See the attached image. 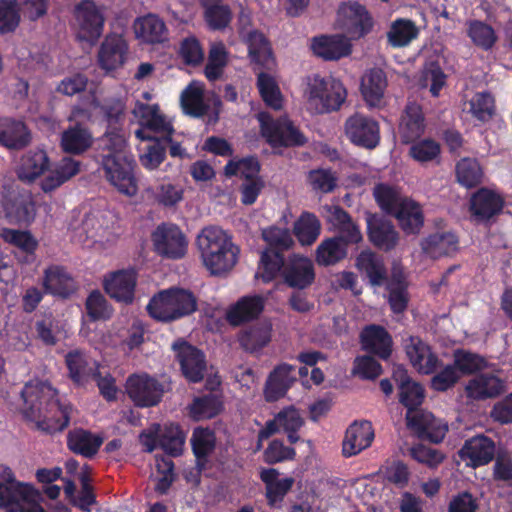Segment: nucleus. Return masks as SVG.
I'll return each instance as SVG.
<instances>
[{
    "label": "nucleus",
    "instance_id": "nucleus-59",
    "mask_svg": "<svg viewBox=\"0 0 512 512\" xmlns=\"http://www.w3.org/2000/svg\"><path fill=\"white\" fill-rule=\"evenodd\" d=\"M185 438L186 434L178 425L169 424L165 426L161 434L160 445L166 453L178 456L184 449Z\"/></svg>",
    "mask_w": 512,
    "mask_h": 512
},
{
    "label": "nucleus",
    "instance_id": "nucleus-18",
    "mask_svg": "<svg viewBox=\"0 0 512 512\" xmlns=\"http://www.w3.org/2000/svg\"><path fill=\"white\" fill-rule=\"evenodd\" d=\"M406 420L411 430L434 443L441 442L448 431L446 422L435 418L427 411H409Z\"/></svg>",
    "mask_w": 512,
    "mask_h": 512
},
{
    "label": "nucleus",
    "instance_id": "nucleus-57",
    "mask_svg": "<svg viewBox=\"0 0 512 512\" xmlns=\"http://www.w3.org/2000/svg\"><path fill=\"white\" fill-rule=\"evenodd\" d=\"M468 112L481 122L490 120L495 113L494 98L487 92L474 94L468 102Z\"/></svg>",
    "mask_w": 512,
    "mask_h": 512
},
{
    "label": "nucleus",
    "instance_id": "nucleus-8",
    "mask_svg": "<svg viewBox=\"0 0 512 512\" xmlns=\"http://www.w3.org/2000/svg\"><path fill=\"white\" fill-rule=\"evenodd\" d=\"M105 17L103 9L90 0H84L75 7L74 31L76 38L94 45L103 32Z\"/></svg>",
    "mask_w": 512,
    "mask_h": 512
},
{
    "label": "nucleus",
    "instance_id": "nucleus-35",
    "mask_svg": "<svg viewBox=\"0 0 512 512\" xmlns=\"http://www.w3.org/2000/svg\"><path fill=\"white\" fill-rule=\"evenodd\" d=\"M425 129L421 107L416 103L407 105L399 125V134L403 142L410 143L419 138Z\"/></svg>",
    "mask_w": 512,
    "mask_h": 512
},
{
    "label": "nucleus",
    "instance_id": "nucleus-34",
    "mask_svg": "<svg viewBox=\"0 0 512 512\" xmlns=\"http://www.w3.org/2000/svg\"><path fill=\"white\" fill-rule=\"evenodd\" d=\"M386 86V76L380 69H372L362 77L361 92L370 107L381 106Z\"/></svg>",
    "mask_w": 512,
    "mask_h": 512
},
{
    "label": "nucleus",
    "instance_id": "nucleus-22",
    "mask_svg": "<svg viewBox=\"0 0 512 512\" xmlns=\"http://www.w3.org/2000/svg\"><path fill=\"white\" fill-rule=\"evenodd\" d=\"M311 49L325 60H337L351 53V43L342 35H322L312 40Z\"/></svg>",
    "mask_w": 512,
    "mask_h": 512
},
{
    "label": "nucleus",
    "instance_id": "nucleus-16",
    "mask_svg": "<svg viewBox=\"0 0 512 512\" xmlns=\"http://www.w3.org/2000/svg\"><path fill=\"white\" fill-rule=\"evenodd\" d=\"M345 135L356 145L374 148L380 139L379 125L375 120L355 113L345 122Z\"/></svg>",
    "mask_w": 512,
    "mask_h": 512
},
{
    "label": "nucleus",
    "instance_id": "nucleus-39",
    "mask_svg": "<svg viewBox=\"0 0 512 512\" xmlns=\"http://www.w3.org/2000/svg\"><path fill=\"white\" fill-rule=\"evenodd\" d=\"M400 206L392 213L402 230L408 234L418 233L423 225V214L420 206L410 198L402 200Z\"/></svg>",
    "mask_w": 512,
    "mask_h": 512
},
{
    "label": "nucleus",
    "instance_id": "nucleus-9",
    "mask_svg": "<svg viewBox=\"0 0 512 512\" xmlns=\"http://www.w3.org/2000/svg\"><path fill=\"white\" fill-rule=\"evenodd\" d=\"M262 136L273 148L301 145L304 137L288 119L274 121L269 114L261 112L257 115Z\"/></svg>",
    "mask_w": 512,
    "mask_h": 512
},
{
    "label": "nucleus",
    "instance_id": "nucleus-45",
    "mask_svg": "<svg viewBox=\"0 0 512 512\" xmlns=\"http://www.w3.org/2000/svg\"><path fill=\"white\" fill-rule=\"evenodd\" d=\"M345 238L333 237L323 240L316 249V262L319 265H333L347 255Z\"/></svg>",
    "mask_w": 512,
    "mask_h": 512
},
{
    "label": "nucleus",
    "instance_id": "nucleus-5",
    "mask_svg": "<svg viewBox=\"0 0 512 512\" xmlns=\"http://www.w3.org/2000/svg\"><path fill=\"white\" fill-rule=\"evenodd\" d=\"M347 91L343 83L332 76L307 77L303 86L304 105L312 114L337 111L345 102Z\"/></svg>",
    "mask_w": 512,
    "mask_h": 512
},
{
    "label": "nucleus",
    "instance_id": "nucleus-58",
    "mask_svg": "<svg viewBox=\"0 0 512 512\" xmlns=\"http://www.w3.org/2000/svg\"><path fill=\"white\" fill-rule=\"evenodd\" d=\"M483 173L475 159L463 158L456 165V178L459 184L471 188L480 183Z\"/></svg>",
    "mask_w": 512,
    "mask_h": 512
},
{
    "label": "nucleus",
    "instance_id": "nucleus-17",
    "mask_svg": "<svg viewBox=\"0 0 512 512\" xmlns=\"http://www.w3.org/2000/svg\"><path fill=\"white\" fill-rule=\"evenodd\" d=\"M41 493L32 484H17L8 498L0 496V508L6 512H45Z\"/></svg>",
    "mask_w": 512,
    "mask_h": 512
},
{
    "label": "nucleus",
    "instance_id": "nucleus-26",
    "mask_svg": "<svg viewBox=\"0 0 512 512\" xmlns=\"http://www.w3.org/2000/svg\"><path fill=\"white\" fill-rule=\"evenodd\" d=\"M494 444L485 436H476L466 441L459 454L467 465L478 467L489 463L494 457Z\"/></svg>",
    "mask_w": 512,
    "mask_h": 512
},
{
    "label": "nucleus",
    "instance_id": "nucleus-49",
    "mask_svg": "<svg viewBox=\"0 0 512 512\" xmlns=\"http://www.w3.org/2000/svg\"><path fill=\"white\" fill-rule=\"evenodd\" d=\"M357 268L365 273L372 286H381L385 282L386 272L383 263L371 251H363L357 257Z\"/></svg>",
    "mask_w": 512,
    "mask_h": 512
},
{
    "label": "nucleus",
    "instance_id": "nucleus-41",
    "mask_svg": "<svg viewBox=\"0 0 512 512\" xmlns=\"http://www.w3.org/2000/svg\"><path fill=\"white\" fill-rule=\"evenodd\" d=\"M326 218L336 230L339 231L347 243H359L362 240V234L359 228L351 221L348 214L337 206L326 208Z\"/></svg>",
    "mask_w": 512,
    "mask_h": 512
},
{
    "label": "nucleus",
    "instance_id": "nucleus-36",
    "mask_svg": "<svg viewBox=\"0 0 512 512\" xmlns=\"http://www.w3.org/2000/svg\"><path fill=\"white\" fill-rule=\"evenodd\" d=\"M371 242L384 250L392 249L398 242V233L394 226L379 217L371 216L367 220Z\"/></svg>",
    "mask_w": 512,
    "mask_h": 512
},
{
    "label": "nucleus",
    "instance_id": "nucleus-12",
    "mask_svg": "<svg viewBox=\"0 0 512 512\" xmlns=\"http://www.w3.org/2000/svg\"><path fill=\"white\" fill-rule=\"evenodd\" d=\"M144 342V326L135 318L118 319L103 338L105 345L120 346L124 351L138 349Z\"/></svg>",
    "mask_w": 512,
    "mask_h": 512
},
{
    "label": "nucleus",
    "instance_id": "nucleus-61",
    "mask_svg": "<svg viewBox=\"0 0 512 512\" xmlns=\"http://www.w3.org/2000/svg\"><path fill=\"white\" fill-rule=\"evenodd\" d=\"M260 165L253 157L243 159H232L225 166L227 176H240L247 181L259 179Z\"/></svg>",
    "mask_w": 512,
    "mask_h": 512
},
{
    "label": "nucleus",
    "instance_id": "nucleus-50",
    "mask_svg": "<svg viewBox=\"0 0 512 512\" xmlns=\"http://www.w3.org/2000/svg\"><path fill=\"white\" fill-rule=\"evenodd\" d=\"M357 268L365 273L372 286H381L385 282L386 272L383 263L371 251H363L357 257Z\"/></svg>",
    "mask_w": 512,
    "mask_h": 512
},
{
    "label": "nucleus",
    "instance_id": "nucleus-23",
    "mask_svg": "<svg viewBox=\"0 0 512 512\" xmlns=\"http://www.w3.org/2000/svg\"><path fill=\"white\" fill-rule=\"evenodd\" d=\"M285 282L295 288H305L310 285L315 277L313 263L302 256H293L283 269Z\"/></svg>",
    "mask_w": 512,
    "mask_h": 512
},
{
    "label": "nucleus",
    "instance_id": "nucleus-7",
    "mask_svg": "<svg viewBox=\"0 0 512 512\" xmlns=\"http://www.w3.org/2000/svg\"><path fill=\"white\" fill-rule=\"evenodd\" d=\"M74 240L86 247L103 249L116 240L111 219L104 213L87 215L74 231Z\"/></svg>",
    "mask_w": 512,
    "mask_h": 512
},
{
    "label": "nucleus",
    "instance_id": "nucleus-20",
    "mask_svg": "<svg viewBox=\"0 0 512 512\" xmlns=\"http://www.w3.org/2000/svg\"><path fill=\"white\" fill-rule=\"evenodd\" d=\"M374 440V430L369 421H355L346 430L342 443L345 457L359 454L368 448Z\"/></svg>",
    "mask_w": 512,
    "mask_h": 512
},
{
    "label": "nucleus",
    "instance_id": "nucleus-56",
    "mask_svg": "<svg viewBox=\"0 0 512 512\" xmlns=\"http://www.w3.org/2000/svg\"><path fill=\"white\" fill-rule=\"evenodd\" d=\"M66 363L71 378L78 384H83L87 381L93 372V365L95 364L89 361L88 358L78 350L67 354Z\"/></svg>",
    "mask_w": 512,
    "mask_h": 512
},
{
    "label": "nucleus",
    "instance_id": "nucleus-32",
    "mask_svg": "<svg viewBox=\"0 0 512 512\" xmlns=\"http://www.w3.org/2000/svg\"><path fill=\"white\" fill-rule=\"evenodd\" d=\"M240 33L248 45L251 59L266 69L272 70L275 67V61L263 34L257 31H247L245 28H242Z\"/></svg>",
    "mask_w": 512,
    "mask_h": 512
},
{
    "label": "nucleus",
    "instance_id": "nucleus-44",
    "mask_svg": "<svg viewBox=\"0 0 512 512\" xmlns=\"http://www.w3.org/2000/svg\"><path fill=\"white\" fill-rule=\"evenodd\" d=\"M180 102L183 111L191 116L204 115L207 105L204 102V84L192 81L181 93Z\"/></svg>",
    "mask_w": 512,
    "mask_h": 512
},
{
    "label": "nucleus",
    "instance_id": "nucleus-21",
    "mask_svg": "<svg viewBox=\"0 0 512 512\" xmlns=\"http://www.w3.org/2000/svg\"><path fill=\"white\" fill-rule=\"evenodd\" d=\"M503 207L501 195L491 189H480L471 198L470 211L477 221H486L499 213Z\"/></svg>",
    "mask_w": 512,
    "mask_h": 512
},
{
    "label": "nucleus",
    "instance_id": "nucleus-13",
    "mask_svg": "<svg viewBox=\"0 0 512 512\" xmlns=\"http://www.w3.org/2000/svg\"><path fill=\"white\" fill-rule=\"evenodd\" d=\"M102 284L110 298L122 304H132L135 299L137 273L134 269L112 271L104 275Z\"/></svg>",
    "mask_w": 512,
    "mask_h": 512
},
{
    "label": "nucleus",
    "instance_id": "nucleus-52",
    "mask_svg": "<svg viewBox=\"0 0 512 512\" xmlns=\"http://www.w3.org/2000/svg\"><path fill=\"white\" fill-rule=\"evenodd\" d=\"M43 284L50 293L63 297L68 296L75 289L73 279L59 267L46 270Z\"/></svg>",
    "mask_w": 512,
    "mask_h": 512
},
{
    "label": "nucleus",
    "instance_id": "nucleus-30",
    "mask_svg": "<svg viewBox=\"0 0 512 512\" xmlns=\"http://www.w3.org/2000/svg\"><path fill=\"white\" fill-rule=\"evenodd\" d=\"M264 308L261 296H245L233 304L226 313L227 321L234 326L256 318Z\"/></svg>",
    "mask_w": 512,
    "mask_h": 512
},
{
    "label": "nucleus",
    "instance_id": "nucleus-27",
    "mask_svg": "<svg viewBox=\"0 0 512 512\" xmlns=\"http://www.w3.org/2000/svg\"><path fill=\"white\" fill-rule=\"evenodd\" d=\"M295 380V368L287 363H281L270 373L264 389L267 401H276L283 397Z\"/></svg>",
    "mask_w": 512,
    "mask_h": 512
},
{
    "label": "nucleus",
    "instance_id": "nucleus-47",
    "mask_svg": "<svg viewBox=\"0 0 512 512\" xmlns=\"http://www.w3.org/2000/svg\"><path fill=\"white\" fill-rule=\"evenodd\" d=\"M93 137L85 128L75 125L62 133L61 147L71 154H80L91 147Z\"/></svg>",
    "mask_w": 512,
    "mask_h": 512
},
{
    "label": "nucleus",
    "instance_id": "nucleus-4",
    "mask_svg": "<svg viewBox=\"0 0 512 512\" xmlns=\"http://www.w3.org/2000/svg\"><path fill=\"white\" fill-rule=\"evenodd\" d=\"M203 266L212 275H224L238 262L240 249L232 236L217 226L203 228L196 238Z\"/></svg>",
    "mask_w": 512,
    "mask_h": 512
},
{
    "label": "nucleus",
    "instance_id": "nucleus-40",
    "mask_svg": "<svg viewBox=\"0 0 512 512\" xmlns=\"http://www.w3.org/2000/svg\"><path fill=\"white\" fill-rule=\"evenodd\" d=\"M278 476L279 473L275 469H263L260 473V477L266 485L267 499L272 506H276L283 500L294 483V479L291 477L279 478Z\"/></svg>",
    "mask_w": 512,
    "mask_h": 512
},
{
    "label": "nucleus",
    "instance_id": "nucleus-19",
    "mask_svg": "<svg viewBox=\"0 0 512 512\" xmlns=\"http://www.w3.org/2000/svg\"><path fill=\"white\" fill-rule=\"evenodd\" d=\"M173 349L185 378L190 382L200 381L206 369V363L201 351L186 342L174 343Z\"/></svg>",
    "mask_w": 512,
    "mask_h": 512
},
{
    "label": "nucleus",
    "instance_id": "nucleus-10",
    "mask_svg": "<svg viewBox=\"0 0 512 512\" xmlns=\"http://www.w3.org/2000/svg\"><path fill=\"white\" fill-rule=\"evenodd\" d=\"M151 240L157 254L169 259H180L187 252L188 242L174 224H161L152 233Z\"/></svg>",
    "mask_w": 512,
    "mask_h": 512
},
{
    "label": "nucleus",
    "instance_id": "nucleus-46",
    "mask_svg": "<svg viewBox=\"0 0 512 512\" xmlns=\"http://www.w3.org/2000/svg\"><path fill=\"white\" fill-rule=\"evenodd\" d=\"M271 333L272 325L270 323H259L242 331L239 335V342L245 350L255 352L270 342Z\"/></svg>",
    "mask_w": 512,
    "mask_h": 512
},
{
    "label": "nucleus",
    "instance_id": "nucleus-28",
    "mask_svg": "<svg viewBox=\"0 0 512 512\" xmlns=\"http://www.w3.org/2000/svg\"><path fill=\"white\" fill-rule=\"evenodd\" d=\"M127 44L119 35H109L101 45L98 59L100 66L106 71L121 67L125 61Z\"/></svg>",
    "mask_w": 512,
    "mask_h": 512
},
{
    "label": "nucleus",
    "instance_id": "nucleus-64",
    "mask_svg": "<svg viewBox=\"0 0 512 512\" xmlns=\"http://www.w3.org/2000/svg\"><path fill=\"white\" fill-rule=\"evenodd\" d=\"M227 63V52L222 43H213L210 48L205 75L210 81L217 80Z\"/></svg>",
    "mask_w": 512,
    "mask_h": 512
},
{
    "label": "nucleus",
    "instance_id": "nucleus-38",
    "mask_svg": "<svg viewBox=\"0 0 512 512\" xmlns=\"http://www.w3.org/2000/svg\"><path fill=\"white\" fill-rule=\"evenodd\" d=\"M30 141L26 126L9 118H0V143L7 148L19 149Z\"/></svg>",
    "mask_w": 512,
    "mask_h": 512
},
{
    "label": "nucleus",
    "instance_id": "nucleus-55",
    "mask_svg": "<svg viewBox=\"0 0 512 512\" xmlns=\"http://www.w3.org/2000/svg\"><path fill=\"white\" fill-rule=\"evenodd\" d=\"M257 86L263 101L269 107L279 110L283 105V96L276 79L269 73L258 74Z\"/></svg>",
    "mask_w": 512,
    "mask_h": 512
},
{
    "label": "nucleus",
    "instance_id": "nucleus-24",
    "mask_svg": "<svg viewBox=\"0 0 512 512\" xmlns=\"http://www.w3.org/2000/svg\"><path fill=\"white\" fill-rule=\"evenodd\" d=\"M411 365L422 374H430L438 364L437 356L430 347L417 337H410L405 345Z\"/></svg>",
    "mask_w": 512,
    "mask_h": 512
},
{
    "label": "nucleus",
    "instance_id": "nucleus-33",
    "mask_svg": "<svg viewBox=\"0 0 512 512\" xmlns=\"http://www.w3.org/2000/svg\"><path fill=\"white\" fill-rule=\"evenodd\" d=\"M49 165V159L45 151H30L22 157L17 168V175L23 182L31 183L43 175L48 170Z\"/></svg>",
    "mask_w": 512,
    "mask_h": 512
},
{
    "label": "nucleus",
    "instance_id": "nucleus-15",
    "mask_svg": "<svg viewBox=\"0 0 512 512\" xmlns=\"http://www.w3.org/2000/svg\"><path fill=\"white\" fill-rule=\"evenodd\" d=\"M126 391L130 399L140 407L158 404L163 395L162 386L146 374L130 376L126 382Z\"/></svg>",
    "mask_w": 512,
    "mask_h": 512
},
{
    "label": "nucleus",
    "instance_id": "nucleus-14",
    "mask_svg": "<svg viewBox=\"0 0 512 512\" xmlns=\"http://www.w3.org/2000/svg\"><path fill=\"white\" fill-rule=\"evenodd\" d=\"M303 424L304 420L297 409L293 406L283 409L273 420L268 421L265 427L260 430L256 449L260 450L264 439L280 431L287 433L291 443L297 442L299 437L296 435V431L299 430Z\"/></svg>",
    "mask_w": 512,
    "mask_h": 512
},
{
    "label": "nucleus",
    "instance_id": "nucleus-37",
    "mask_svg": "<svg viewBox=\"0 0 512 512\" xmlns=\"http://www.w3.org/2000/svg\"><path fill=\"white\" fill-rule=\"evenodd\" d=\"M421 246L426 255L431 258H438L455 252L458 246V239L450 231L436 232L425 238Z\"/></svg>",
    "mask_w": 512,
    "mask_h": 512
},
{
    "label": "nucleus",
    "instance_id": "nucleus-43",
    "mask_svg": "<svg viewBox=\"0 0 512 512\" xmlns=\"http://www.w3.org/2000/svg\"><path fill=\"white\" fill-rule=\"evenodd\" d=\"M361 341L366 350L376 353L382 358L389 356L391 337L384 328L376 325L366 327L361 333Z\"/></svg>",
    "mask_w": 512,
    "mask_h": 512
},
{
    "label": "nucleus",
    "instance_id": "nucleus-3",
    "mask_svg": "<svg viewBox=\"0 0 512 512\" xmlns=\"http://www.w3.org/2000/svg\"><path fill=\"white\" fill-rule=\"evenodd\" d=\"M103 169L107 181L121 194L132 197L138 192L135 161L120 132H109L103 138Z\"/></svg>",
    "mask_w": 512,
    "mask_h": 512
},
{
    "label": "nucleus",
    "instance_id": "nucleus-25",
    "mask_svg": "<svg viewBox=\"0 0 512 512\" xmlns=\"http://www.w3.org/2000/svg\"><path fill=\"white\" fill-rule=\"evenodd\" d=\"M393 378L399 387V397L401 403L408 408L409 411H417L416 407L420 406L424 400V390L418 383L412 381L407 371L402 366H396L393 370Z\"/></svg>",
    "mask_w": 512,
    "mask_h": 512
},
{
    "label": "nucleus",
    "instance_id": "nucleus-6",
    "mask_svg": "<svg viewBox=\"0 0 512 512\" xmlns=\"http://www.w3.org/2000/svg\"><path fill=\"white\" fill-rule=\"evenodd\" d=\"M147 309L156 320L174 321L194 313L197 310V299L189 290L171 288L154 295Z\"/></svg>",
    "mask_w": 512,
    "mask_h": 512
},
{
    "label": "nucleus",
    "instance_id": "nucleus-1",
    "mask_svg": "<svg viewBox=\"0 0 512 512\" xmlns=\"http://www.w3.org/2000/svg\"><path fill=\"white\" fill-rule=\"evenodd\" d=\"M24 416L49 433L63 430L69 423L71 407L62 402L47 382L32 380L22 391Z\"/></svg>",
    "mask_w": 512,
    "mask_h": 512
},
{
    "label": "nucleus",
    "instance_id": "nucleus-31",
    "mask_svg": "<svg viewBox=\"0 0 512 512\" xmlns=\"http://www.w3.org/2000/svg\"><path fill=\"white\" fill-rule=\"evenodd\" d=\"M133 30L136 38L144 43H159L167 37L165 23L154 14L137 18L134 21Z\"/></svg>",
    "mask_w": 512,
    "mask_h": 512
},
{
    "label": "nucleus",
    "instance_id": "nucleus-54",
    "mask_svg": "<svg viewBox=\"0 0 512 512\" xmlns=\"http://www.w3.org/2000/svg\"><path fill=\"white\" fill-rule=\"evenodd\" d=\"M418 35V28L407 19H397L392 22L387 32L388 43L393 47H404Z\"/></svg>",
    "mask_w": 512,
    "mask_h": 512
},
{
    "label": "nucleus",
    "instance_id": "nucleus-51",
    "mask_svg": "<svg viewBox=\"0 0 512 512\" xmlns=\"http://www.w3.org/2000/svg\"><path fill=\"white\" fill-rule=\"evenodd\" d=\"M102 442V438L85 430H75L68 435V447L86 457L93 456Z\"/></svg>",
    "mask_w": 512,
    "mask_h": 512
},
{
    "label": "nucleus",
    "instance_id": "nucleus-53",
    "mask_svg": "<svg viewBox=\"0 0 512 512\" xmlns=\"http://www.w3.org/2000/svg\"><path fill=\"white\" fill-rule=\"evenodd\" d=\"M321 223L318 218L309 212H304L294 223V234L301 245H311L319 237Z\"/></svg>",
    "mask_w": 512,
    "mask_h": 512
},
{
    "label": "nucleus",
    "instance_id": "nucleus-63",
    "mask_svg": "<svg viewBox=\"0 0 512 512\" xmlns=\"http://www.w3.org/2000/svg\"><path fill=\"white\" fill-rule=\"evenodd\" d=\"M467 33L476 46L485 50L491 48L496 42V35L492 27L481 21H470Z\"/></svg>",
    "mask_w": 512,
    "mask_h": 512
},
{
    "label": "nucleus",
    "instance_id": "nucleus-11",
    "mask_svg": "<svg viewBox=\"0 0 512 512\" xmlns=\"http://www.w3.org/2000/svg\"><path fill=\"white\" fill-rule=\"evenodd\" d=\"M336 24L346 33L350 41L363 37L372 28V20L368 12L356 2L343 3L339 7Z\"/></svg>",
    "mask_w": 512,
    "mask_h": 512
},
{
    "label": "nucleus",
    "instance_id": "nucleus-2",
    "mask_svg": "<svg viewBox=\"0 0 512 512\" xmlns=\"http://www.w3.org/2000/svg\"><path fill=\"white\" fill-rule=\"evenodd\" d=\"M132 112L141 125L135 132L136 137L142 142L139 145L140 162L144 168L154 170L165 158V148L160 145L158 138L171 140V121L160 112L156 104L137 101Z\"/></svg>",
    "mask_w": 512,
    "mask_h": 512
},
{
    "label": "nucleus",
    "instance_id": "nucleus-48",
    "mask_svg": "<svg viewBox=\"0 0 512 512\" xmlns=\"http://www.w3.org/2000/svg\"><path fill=\"white\" fill-rule=\"evenodd\" d=\"M357 268L365 273L372 286H381L385 282L386 272L383 263L371 251H363L357 257Z\"/></svg>",
    "mask_w": 512,
    "mask_h": 512
},
{
    "label": "nucleus",
    "instance_id": "nucleus-60",
    "mask_svg": "<svg viewBox=\"0 0 512 512\" xmlns=\"http://www.w3.org/2000/svg\"><path fill=\"white\" fill-rule=\"evenodd\" d=\"M283 266L280 253L267 249L262 252L256 276L264 282L273 280Z\"/></svg>",
    "mask_w": 512,
    "mask_h": 512
},
{
    "label": "nucleus",
    "instance_id": "nucleus-29",
    "mask_svg": "<svg viewBox=\"0 0 512 512\" xmlns=\"http://www.w3.org/2000/svg\"><path fill=\"white\" fill-rule=\"evenodd\" d=\"M504 390V382L492 373H483L475 376L465 387L467 396L476 400L496 397Z\"/></svg>",
    "mask_w": 512,
    "mask_h": 512
},
{
    "label": "nucleus",
    "instance_id": "nucleus-62",
    "mask_svg": "<svg viewBox=\"0 0 512 512\" xmlns=\"http://www.w3.org/2000/svg\"><path fill=\"white\" fill-rule=\"evenodd\" d=\"M446 84V75L442 71L439 65L435 63L427 64L419 78V85L422 88L429 89L430 93L437 97L439 96L440 90Z\"/></svg>",
    "mask_w": 512,
    "mask_h": 512
},
{
    "label": "nucleus",
    "instance_id": "nucleus-42",
    "mask_svg": "<svg viewBox=\"0 0 512 512\" xmlns=\"http://www.w3.org/2000/svg\"><path fill=\"white\" fill-rule=\"evenodd\" d=\"M387 289L389 291L388 301L392 311L395 314L403 313L407 308L409 296L407 293V283L401 268H394Z\"/></svg>",
    "mask_w": 512,
    "mask_h": 512
}]
</instances>
